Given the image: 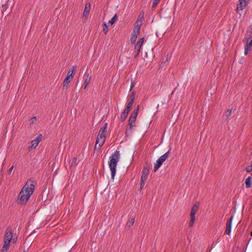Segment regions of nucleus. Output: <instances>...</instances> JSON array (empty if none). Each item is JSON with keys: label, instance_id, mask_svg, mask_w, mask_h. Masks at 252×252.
Returning <instances> with one entry per match:
<instances>
[{"label": "nucleus", "instance_id": "obj_24", "mask_svg": "<svg viewBox=\"0 0 252 252\" xmlns=\"http://www.w3.org/2000/svg\"><path fill=\"white\" fill-rule=\"evenodd\" d=\"M117 15L116 14L108 21L107 23L108 26H112L113 25L117 20Z\"/></svg>", "mask_w": 252, "mask_h": 252}, {"label": "nucleus", "instance_id": "obj_17", "mask_svg": "<svg viewBox=\"0 0 252 252\" xmlns=\"http://www.w3.org/2000/svg\"><path fill=\"white\" fill-rule=\"evenodd\" d=\"M250 37H252V26H250L248 29L247 33L243 40V42H245L246 40L249 39Z\"/></svg>", "mask_w": 252, "mask_h": 252}, {"label": "nucleus", "instance_id": "obj_33", "mask_svg": "<svg viewBox=\"0 0 252 252\" xmlns=\"http://www.w3.org/2000/svg\"><path fill=\"white\" fill-rule=\"evenodd\" d=\"M231 110H228L226 113V116H227V118H228L231 116Z\"/></svg>", "mask_w": 252, "mask_h": 252}, {"label": "nucleus", "instance_id": "obj_38", "mask_svg": "<svg viewBox=\"0 0 252 252\" xmlns=\"http://www.w3.org/2000/svg\"><path fill=\"white\" fill-rule=\"evenodd\" d=\"M232 219H233V217H232V216H231V217H230V218L228 220H232Z\"/></svg>", "mask_w": 252, "mask_h": 252}, {"label": "nucleus", "instance_id": "obj_21", "mask_svg": "<svg viewBox=\"0 0 252 252\" xmlns=\"http://www.w3.org/2000/svg\"><path fill=\"white\" fill-rule=\"evenodd\" d=\"M232 228V221H227L225 233L226 235H230Z\"/></svg>", "mask_w": 252, "mask_h": 252}, {"label": "nucleus", "instance_id": "obj_13", "mask_svg": "<svg viewBox=\"0 0 252 252\" xmlns=\"http://www.w3.org/2000/svg\"><path fill=\"white\" fill-rule=\"evenodd\" d=\"M142 19L143 16H142V18L137 19L135 23L133 30L140 31V28L142 24Z\"/></svg>", "mask_w": 252, "mask_h": 252}, {"label": "nucleus", "instance_id": "obj_35", "mask_svg": "<svg viewBox=\"0 0 252 252\" xmlns=\"http://www.w3.org/2000/svg\"><path fill=\"white\" fill-rule=\"evenodd\" d=\"M134 87V83L133 81H131L130 90H131Z\"/></svg>", "mask_w": 252, "mask_h": 252}, {"label": "nucleus", "instance_id": "obj_39", "mask_svg": "<svg viewBox=\"0 0 252 252\" xmlns=\"http://www.w3.org/2000/svg\"><path fill=\"white\" fill-rule=\"evenodd\" d=\"M251 236L252 237V232L251 233Z\"/></svg>", "mask_w": 252, "mask_h": 252}, {"label": "nucleus", "instance_id": "obj_7", "mask_svg": "<svg viewBox=\"0 0 252 252\" xmlns=\"http://www.w3.org/2000/svg\"><path fill=\"white\" fill-rule=\"evenodd\" d=\"M199 202L197 201L195 203V204L193 205V206L192 207V209L191 210L190 212V220H195V214L196 212L199 210Z\"/></svg>", "mask_w": 252, "mask_h": 252}, {"label": "nucleus", "instance_id": "obj_1", "mask_svg": "<svg viewBox=\"0 0 252 252\" xmlns=\"http://www.w3.org/2000/svg\"><path fill=\"white\" fill-rule=\"evenodd\" d=\"M34 182L28 180L20 191L17 202L20 204H26L34 190Z\"/></svg>", "mask_w": 252, "mask_h": 252}, {"label": "nucleus", "instance_id": "obj_12", "mask_svg": "<svg viewBox=\"0 0 252 252\" xmlns=\"http://www.w3.org/2000/svg\"><path fill=\"white\" fill-rule=\"evenodd\" d=\"M145 41V39L144 37L141 38L139 39L138 41L137 42L135 46V50L136 52V56H137L140 52V49L142 45Z\"/></svg>", "mask_w": 252, "mask_h": 252}, {"label": "nucleus", "instance_id": "obj_20", "mask_svg": "<svg viewBox=\"0 0 252 252\" xmlns=\"http://www.w3.org/2000/svg\"><path fill=\"white\" fill-rule=\"evenodd\" d=\"M90 9L91 4L90 3H86L83 12V17H87L88 16L90 13Z\"/></svg>", "mask_w": 252, "mask_h": 252}, {"label": "nucleus", "instance_id": "obj_26", "mask_svg": "<svg viewBox=\"0 0 252 252\" xmlns=\"http://www.w3.org/2000/svg\"><path fill=\"white\" fill-rule=\"evenodd\" d=\"M252 179V177L251 176H249V177H248L246 179L245 183H246L247 188H249L251 187V183Z\"/></svg>", "mask_w": 252, "mask_h": 252}, {"label": "nucleus", "instance_id": "obj_3", "mask_svg": "<svg viewBox=\"0 0 252 252\" xmlns=\"http://www.w3.org/2000/svg\"><path fill=\"white\" fill-rule=\"evenodd\" d=\"M107 127V124L106 123L99 130L96 140L95 147L98 145L99 147H101L104 143L106 140L105 133Z\"/></svg>", "mask_w": 252, "mask_h": 252}, {"label": "nucleus", "instance_id": "obj_36", "mask_svg": "<svg viewBox=\"0 0 252 252\" xmlns=\"http://www.w3.org/2000/svg\"><path fill=\"white\" fill-rule=\"evenodd\" d=\"M194 221H190L189 223V226H192L193 225Z\"/></svg>", "mask_w": 252, "mask_h": 252}, {"label": "nucleus", "instance_id": "obj_8", "mask_svg": "<svg viewBox=\"0 0 252 252\" xmlns=\"http://www.w3.org/2000/svg\"><path fill=\"white\" fill-rule=\"evenodd\" d=\"M250 0H239L238 3L237 5V9L238 11H242L248 5Z\"/></svg>", "mask_w": 252, "mask_h": 252}, {"label": "nucleus", "instance_id": "obj_27", "mask_svg": "<svg viewBox=\"0 0 252 252\" xmlns=\"http://www.w3.org/2000/svg\"><path fill=\"white\" fill-rule=\"evenodd\" d=\"M37 121V118L36 116H34L32 117L30 120V124L31 125H33L36 123Z\"/></svg>", "mask_w": 252, "mask_h": 252}, {"label": "nucleus", "instance_id": "obj_30", "mask_svg": "<svg viewBox=\"0 0 252 252\" xmlns=\"http://www.w3.org/2000/svg\"><path fill=\"white\" fill-rule=\"evenodd\" d=\"M134 224V221H127L126 224V227L129 228L131 226H132Z\"/></svg>", "mask_w": 252, "mask_h": 252}, {"label": "nucleus", "instance_id": "obj_19", "mask_svg": "<svg viewBox=\"0 0 252 252\" xmlns=\"http://www.w3.org/2000/svg\"><path fill=\"white\" fill-rule=\"evenodd\" d=\"M70 167L71 170H74L78 161L76 158L74 157L70 160Z\"/></svg>", "mask_w": 252, "mask_h": 252}, {"label": "nucleus", "instance_id": "obj_18", "mask_svg": "<svg viewBox=\"0 0 252 252\" xmlns=\"http://www.w3.org/2000/svg\"><path fill=\"white\" fill-rule=\"evenodd\" d=\"M149 174V171L147 167H144L142 170V174L141 179L146 180Z\"/></svg>", "mask_w": 252, "mask_h": 252}, {"label": "nucleus", "instance_id": "obj_28", "mask_svg": "<svg viewBox=\"0 0 252 252\" xmlns=\"http://www.w3.org/2000/svg\"><path fill=\"white\" fill-rule=\"evenodd\" d=\"M103 25L104 26V28H103V32L104 33H107L108 32V27H109L108 26V25L106 23L104 22L103 23Z\"/></svg>", "mask_w": 252, "mask_h": 252}, {"label": "nucleus", "instance_id": "obj_34", "mask_svg": "<svg viewBox=\"0 0 252 252\" xmlns=\"http://www.w3.org/2000/svg\"><path fill=\"white\" fill-rule=\"evenodd\" d=\"M13 168H14V166H11V167L9 168V169L8 170V174H11V172H12V170H13Z\"/></svg>", "mask_w": 252, "mask_h": 252}, {"label": "nucleus", "instance_id": "obj_5", "mask_svg": "<svg viewBox=\"0 0 252 252\" xmlns=\"http://www.w3.org/2000/svg\"><path fill=\"white\" fill-rule=\"evenodd\" d=\"M169 154V151H168L161 156H160L157 160L156 163L155 164L154 170L155 172L157 171L158 168L162 165L163 162L168 158Z\"/></svg>", "mask_w": 252, "mask_h": 252}, {"label": "nucleus", "instance_id": "obj_6", "mask_svg": "<svg viewBox=\"0 0 252 252\" xmlns=\"http://www.w3.org/2000/svg\"><path fill=\"white\" fill-rule=\"evenodd\" d=\"M135 120L136 119H135L129 118V122L127 125V128L126 131V135L128 136L131 133L132 131L133 127H134L135 126Z\"/></svg>", "mask_w": 252, "mask_h": 252}, {"label": "nucleus", "instance_id": "obj_14", "mask_svg": "<svg viewBox=\"0 0 252 252\" xmlns=\"http://www.w3.org/2000/svg\"><path fill=\"white\" fill-rule=\"evenodd\" d=\"M130 110V108L127 107H126L125 109L122 112L121 116V121L122 122L124 121L126 119V118L127 115Z\"/></svg>", "mask_w": 252, "mask_h": 252}, {"label": "nucleus", "instance_id": "obj_22", "mask_svg": "<svg viewBox=\"0 0 252 252\" xmlns=\"http://www.w3.org/2000/svg\"><path fill=\"white\" fill-rule=\"evenodd\" d=\"M76 69V67L75 66H73L70 69L68 70L67 72V76L73 78V76L75 73V70Z\"/></svg>", "mask_w": 252, "mask_h": 252}, {"label": "nucleus", "instance_id": "obj_11", "mask_svg": "<svg viewBox=\"0 0 252 252\" xmlns=\"http://www.w3.org/2000/svg\"><path fill=\"white\" fill-rule=\"evenodd\" d=\"M42 138V135H38L35 139L31 141V145L29 147V149H34L38 145Z\"/></svg>", "mask_w": 252, "mask_h": 252}, {"label": "nucleus", "instance_id": "obj_37", "mask_svg": "<svg viewBox=\"0 0 252 252\" xmlns=\"http://www.w3.org/2000/svg\"><path fill=\"white\" fill-rule=\"evenodd\" d=\"M142 16H143V15H141V14H140V15L139 16V17H138V19H139V18H142Z\"/></svg>", "mask_w": 252, "mask_h": 252}, {"label": "nucleus", "instance_id": "obj_15", "mask_svg": "<svg viewBox=\"0 0 252 252\" xmlns=\"http://www.w3.org/2000/svg\"><path fill=\"white\" fill-rule=\"evenodd\" d=\"M135 98V92H132L131 94L130 95L129 98L128 99V101L126 104V107L131 108L132 104L133 103Z\"/></svg>", "mask_w": 252, "mask_h": 252}, {"label": "nucleus", "instance_id": "obj_9", "mask_svg": "<svg viewBox=\"0 0 252 252\" xmlns=\"http://www.w3.org/2000/svg\"><path fill=\"white\" fill-rule=\"evenodd\" d=\"M83 78H84V83H83V84L82 85V87L83 88H84V89H86V88L87 87L88 85L89 84V83L90 82L91 79V76L88 72H86L84 75Z\"/></svg>", "mask_w": 252, "mask_h": 252}, {"label": "nucleus", "instance_id": "obj_29", "mask_svg": "<svg viewBox=\"0 0 252 252\" xmlns=\"http://www.w3.org/2000/svg\"><path fill=\"white\" fill-rule=\"evenodd\" d=\"M246 171L247 172H250L252 171V160L251 164L246 168Z\"/></svg>", "mask_w": 252, "mask_h": 252}, {"label": "nucleus", "instance_id": "obj_32", "mask_svg": "<svg viewBox=\"0 0 252 252\" xmlns=\"http://www.w3.org/2000/svg\"><path fill=\"white\" fill-rule=\"evenodd\" d=\"M160 0H154L153 2V7H156Z\"/></svg>", "mask_w": 252, "mask_h": 252}, {"label": "nucleus", "instance_id": "obj_31", "mask_svg": "<svg viewBox=\"0 0 252 252\" xmlns=\"http://www.w3.org/2000/svg\"><path fill=\"white\" fill-rule=\"evenodd\" d=\"M145 180H141L140 182V189H142L145 185Z\"/></svg>", "mask_w": 252, "mask_h": 252}, {"label": "nucleus", "instance_id": "obj_4", "mask_svg": "<svg viewBox=\"0 0 252 252\" xmlns=\"http://www.w3.org/2000/svg\"><path fill=\"white\" fill-rule=\"evenodd\" d=\"M12 237V229L10 227L7 228L5 234L4 244L2 248L3 252L6 251L9 247Z\"/></svg>", "mask_w": 252, "mask_h": 252}, {"label": "nucleus", "instance_id": "obj_10", "mask_svg": "<svg viewBox=\"0 0 252 252\" xmlns=\"http://www.w3.org/2000/svg\"><path fill=\"white\" fill-rule=\"evenodd\" d=\"M244 43H245L244 53L245 55H247L252 47V37L246 40Z\"/></svg>", "mask_w": 252, "mask_h": 252}, {"label": "nucleus", "instance_id": "obj_23", "mask_svg": "<svg viewBox=\"0 0 252 252\" xmlns=\"http://www.w3.org/2000/svg\"><path fill=\"white\" fill-rule=\"evenodd\" d=\"M72 79V78H71L68 76H66V77L65 78L63 83V88L67 87L69 83L70 82V81H71Z\"/></svg>", "mask_w": 252, "mask_h": 252}, {"label": "nucleus", "instance_id": "obj_2", "mask_svg": "<svg viewBox=\"0 0 252 252\" xmlns=\"http://www.w3.org/2000/svg\"><path fill=\"white\" fill-rule=\"evenodd\" d=\"M120 152L119 151H115L110 157L108 162L109 166L111 170V178L114 179L116 172V167L120 160Z\"/></svg>", "mask_w": 252, "mask_h": 252}, {"label": "nucleus", "instance_id": "obj_16", "mask_svg": "<svg viewBox=\"0 0 252 252\" xmlns=\"http://www.w3.org/2000/svg\"><path fill=\"white\" fill-rule=\"evenodd\" d=\"M139 33H140V32L133 30V32L131 34V38H130L131 42L132 44H134L135 43L137 38V36L139 35Z\"/></svg>", "mask_w": 252, "mask_h": 252}, {"label": "nucleus", "instance_id": "obj_25", "mask_svg": "<svg viewBox=\"0 0 252 252\" xmlns=\"http://www.w3.org/2000/svg\"><path fill=\"white\" fill-rule=\"evenodd\" d=\"M139 106L138 105L137 108L135 109L131 113L130 118L136 119L138 115Z\"/></svg>", "mask_w": 252, "mask_h": 252}]
</instances>
